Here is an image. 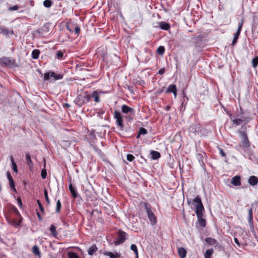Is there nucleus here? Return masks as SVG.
I'll return each mask as SVG.
<instances>
[{
  "mask_svg": "<svg viewBox=\"0 0 258 258\" xmlns=\"http://www.w3.org/2000/svg\"><path fill=\"white\" fill-rule=\"evenodd\" d=\"M178 253L181 258H185L187 251L184 248L181 247L178 249Z\"/></svg>",
  "mask_w": 258,
  "mask_h": 258,
  "instance_id": "nucleus-28",
  "label": "nucleus"
},
{
  "mask_svg": "<svg viewBox=\"0 0 258 258\" xmlns=\"http://www.w3.org/2000/svg\"><path fill=\"white\" fill-rule=\"evenodd\" d=\"M121 111L123 113L127 114L125 117L128 121L132 120L133 118L132 116L135 114V109L126 104H123L121 106Z\"/></svg>",
  "mask_w": 258,
  "mask_h": 258,
  "instance_id": "nucleus-7",
  "label": "nucleus"
},
{
  "mask_svg": "<svg viewBox=\"0 0 258 258\" xmlns=\"http://www.w3.org/2000/svg\"><path fill=\"white\" fill-rule=\"evenodd\" d=\"M37 203L38 205V206H39V209L41 211V212L43 213H44V207L43 206H42V205L41 204V202L40 201V200H37Z\"/></svg>",
  "mask_w": 258,
  "mask_h": 258,
  "instance_id": "nucleus-52",
  "label": "nucleus"
},
{
  "mask_svg": "<svg viewBox=\"0 0 258 258\" xmlns=\"http://www.w3.org/2000/svg\"><path fill=\"white\" fill-rule=\"evenodd\" d=\"M193 203L196 207V213L199 225L202 227H205L206 226V221L205 219L203 218V211L205 209L201 199L199 196H197L193 200Z\"/></svg>",
  "mask_w": 258,
  "mask_h": 258,
  "instance_id": "nucleus-1",
  "label": "nucleus"
},
{
  "mask_svg": "<svg viewBox=\"0 0 258 258\" xmlns=\"http://www.w3.org/2000/svg\"><path fill=\"white\" fill-rule=\"evenodd\" d=\"M191 40L195 44V48L198 51L203 48L205 45V41L204 37L201 35H194L191 37Z\"/></svg>",
  "mask_w": 258,
  "mask_h": 258,
  "instance_id": "nucleus-6",
  "label": "nucleus"
},
{
  "mask_svg": "<svg viewBox=\"0 0 258 258\" xmlns=\"http://www.w3.org/2000/svg\"><path fill=\"white\" fill-rule=\"evenodd\" d=\"M0 33L5 36H8L9 34H14V31L13 30L9 31L5 26H0Z\"/></svg>",
  "mask_w": 258,
  "mask_h": 258,
  "instance_id": "nucleus-21",
  "label": "nucleus"
},
{
  "mask_svg": "<svg viewBox=\"0 0 258 258\" xmlns=\"http://www.w3.org/2000/svg\"><path fill=\"white\" fill-rule=\"evenodd\" d=\"M0 66L2 67L14 68L18 67L16 60L12 57L3 56L0 58Z\"/></svg>",
  "mask_w": 258,
  "mask_h": 258,
  "instance_id": "nucleus-4",
  "label": "nucleus"
},
{
  "mask_svg": "<svg viewBox=\"0 0 258 258\" xmlns=\"http://www.w3.org/2000/svg\"><path fill=\"white\" fill-rule=\"evenodd\" d=\"M19 7L18 6L15 5V6H13V7H10L8 8V10L10 11H16V10H17L19 9Z\"/></svg>",
  "mask_w": 258,
  "mask_h": 258,
  "instance_id": "nucleus-56",
  "label": "nucleus"
},
{
  "mask_svg": "<svg viewBox=\"0 0 258 258\" xmlns=\"http://www.w3.org/2000/svg\"><path fill=\"white\" fill-rule=\"evenodd\" d=\"M61 207V204L59 200L56 202V206L55 211L56 213H59Z\"/></svg>",
  "mask_w": 258,
  "mask_h": 258,
  "instance_id": "nucleus-46",
  "label": "nucleus"
},
{
  "mask_svg": "<svg viewBox=\"0 0 258 258\" xmlns=\"http://www.w3.org/2000/svg\"><path fill=\"white\" fill-rule=\"evenodd\" d=\"M75 102L76 105L80 107L86 103L85 94H80L78 95L75 100Z\"/></svg>",
  "mask_w": 258,
  "mask_h": 258,
  "instance_id": "nucleus-12",
  "label": "nucleus"
},
{
  "mask_svg": "<svg viewBox=\"0 0 258 258\" xmlns=\"http://www.w3.org/2000/svg\"><path fill=\"white\" fill-rule=\"evenodd\" d=\"M68 255L69 258H80L79 256L74 252H69Z\"/></svg>",
  "mask_w": 258,
  "mask_h": 258,
  "instance_id": "nucleus-44",
  "label": "nucleus"
},
{
  "mask_svg": "<svg viewBox=\"0 0 258 258\" xmlns=\"http://www.w3.org/2000/svg\"><path fill=\"white\" fill-rule=\"evenodd\" d=\"M231 183L234 186H239L241 184L240 177L239 176H234L231 179Z\"/></svg>",
  "mask_w": 258,
  "mask_h": 258,
  "instance_id": "nucleus-26",
  "label": "nucleus"
},
{
  "mask_svg": "<svg viewBox=\"0 0 258 258\" xmlns=\"http://www.w3.org/2000/svg\"><path fill=\"white\" fill-rule=\"evenodd\" d=\"M237 133L239 135L242 140L240 144L234 147V149L238 151L241 152L243 148H249L250 147V143L248 140L246 132L245 131L238 130L237 131Z\"/></svg>",
  "mask_w": 258,
  "mask_h": 258,
  "instance_id": "nucleus-3",
  "label": "nucleus"
},
{
  "mask_svg": "<svg viewBox=\"0 0 258 258\" xmlns=\"http://www.w3.org/2000/svg\"><path fill=\"white\" fill-rule=\"evenodd\" d=\"M56 58L58 59H61L63 56V52L62 50H58L56 53Z\"/></svg>",
  "mask_w": 258,
  "mask_h": 258,
  "instance_id": "nucleus-45",
  "label": "nucleus"
},
{
  "mask_svg": "<svg viewBox=\"0 0 258 258\" xmlns=\"http://www.w3.org/2000/svg\"><path fill=\"white\" fill-rule=\"evenodd\" d=\"M10 160L12 163V167L13 171L15 173H17L18 172V170L17 168V165L14 161V157L13 156H10Z\"/></svg>",
  "mask_w": 258,
  "mask_h": 258,
  "instance_id": "nucleus-31",
  "label": "nucleus"
},
{
  "mask_svg": "<svg viewBox=\"0 0 258 258\" xmlns=\"http://www.w3.org/2000/svg\"><path fill=\"white\" fill-rule=\"evenodd\" d=\"M17 202H18V204L20 208H22V206H23V204H22V202L21 201V198L20 197H18L17 198Z\"/></svg>",
  "mask_w": 258,
  "mask_h": 258,
  "instance_id": "nucleus-58",
  "label": "nucleus"
},
{
  "mask_svg": "<svg viewBox=\"0 0 258 258\" xmlns=\"http://www.w3.org/2000/svg\"><path fill=\"white\" fill-rule=\"evenodd\" d=\"M139 133L140 135H144L147 134V130L144 127H140L139 130Z\"/></svg>",
  "mask_w": 258,
  "mask_h": 258,
  "instance_id": "nucleus-49",
  "label": "nucleus"
},
{
  "mask_svg": "<svg viewBox=\"0 0 258 258\" xmlns=\"http://www.w3.org/2000/svg\"><path fill=\"white\" fill-rule=\"evenodd\" d=\"M74 23H67V29L70 32L72 33L73 32Z\"/></svg>",
  "mask_w": 258,
  "mask_h": 258,
  "instance_id": "nucleus-43",
  "label": "nucleus"
},
{
  "mask_svg": "<svg viewBox=\"0 0 258 258\" xmlns=\"http://www.w3.org/2000/svg\"><path fill=\"white\" fill-rule=\"evenodd\" d=\"M253 68H256L258 66V56L254 57L251 61Z\"/></svg>",
  "mask_w": 258,
  "mask_h": 258,
  "instance_id": "nucleus-40",
  "label": "nucleus"
},
{
  "mask_svg": "<svg viewBox=\"0 0 258 258\" xmlns=\"http://www.w3.org/2000/svg\"><path fill=\"white\" fill-rule=\"evenodd\" d=\"M213 248H210V249H207L205 253H204V257L205 258H211V256L212 255V254L213 253Z\"/></svg>",
  "mask_w": 258,
  "mask_h": 258,
  "instance_id": "nucleus-35",
  "label": "nucleus"
},
{
  "mask_svg": "<svg viewBox=\"0 0 258 258\" xmlns=\"http://www.w3.org/2000/svg\"><path fill=\"white\" fill-rule=\"evenodd\" d=\"M32 35L35 37H42L44 36L45 33L44 31L40 27V28L34 31L32 33Z\"/></svg>",
  "mask_w": 258,
  "mask_h": 258,
  "instance_id": "nucleus-18",
  "label": "nucleus"
},
{
  "mask_svg": "<svg viewBox=\"0 0 258 258\" xmlns=\"http://www.w3.org/2000/svg\"><path fill=\"white\" fill-rule=\"evenodd\" d=\"M7 176L8 179L9 180V181L14 180V179L9 171L7 172Z\"/></svg>",
  "mask_w": 258,
  "mask_h": 258,
  "instance_id": "nucleus-57",
  "label": "nucleus"
},
{
  "mask_svg": "<svg viewBox=\"0 0 258 258\" xmlns=\"http://www.w3.org/2000/svg\"><path fill=\"white\" fill-rule=\"evenodd\" d=\"M165 47L163 46H160L157 49V53L162 55L165 53Z\"/></svg>",
  "mask_w": 258,
  "mask_h": 258,
  "instance_id": "nucleus-39",
  "label": "nucleus"
},
{
  "mask_svg": "<svg viewBox=\"0 0 258 258\" xmlns=\"http://www.w3.org/2000/svg\"><path fill=\"white\" fill-rule=\"evenodd\" d=\"M218 149H219V152H220V155L221 156V157L225 158V161L226 162H228V159L226 157V154L224 152V150L222 148H218Z\"/></svg>",
  "mask_w": 258,
  "mask_h": 258,
  "instance_id": "nucleus-47",
  "label": "nucleus"
},
{
  "mask_svg": "<svg viewBox=\"0 0 258 258\" xmlns=\"http://www.w3.org/2000/svg\"><path fill=\"white\" fill-rule=\"evenodd\" d=\"M36 214H37V217H38V219H39V220L40 221H42V217H41V215H40V213H39V212H37Z\"/></svg>",
  "mask_w": 258,
  "mask_h": 258,
  "instance_id": "nucleus-64",
  "label": "nucleus"
},
{
  "mask_svg": "<svg viewBox=\"0 0 258 258\" xmlns=\"http://www.w3.org/2000/svg\"><path fill=\"white\" fill-rule=\"evenodd\" d=\"M126 158L128 161L132 162L135 159V158L133 155L128 154L126 156Z\"/></svg>",
  "mask_w": 258,
  "mask_h": 258,
  "instance_id": "nucleus-55",
  "label": "nucleus"
},
{
  "mask_svg": "<svg viewBox=\"0 0 258 258\" xmlns=\"http://www.w3.org/2000/svg\"><path fill=\"white\" fill-rule=\"evenodd\" d=\"M103 254L104 255L109 256L110 258H120L121 257L120 253L117 252L112 253L110 251H104Z\"/></svg>",
  "mask_w": 258,
  "mask_h": 258,
  "instance_id": "nucleus-20",
  "label": "nucleus"
},
{
  "mask_svg": "<svg viewBox=\"0 0 258 258\" xmlns=\"http://www.w3.org/2000/svg\"><path fill=\"white\" fill-rule=\"evenodd\" d=\"M166 93H172L174 96V97L176 98L177 93V89L176 86L175 84H171L169 85L167 89L166 90Z\"/></svg>",
  "mask_w": 258,
  "mask_h": 258,
  "instance_id": "nucleus-13",
  "label": "nucleus"
},
{
  "mask_svg": "<svg viewBox=\"0 0 258 258\" xmlns=\"http://www.w3.org/2000/svg\"><path fill=\"white\" fill-rule=\"evenodd\" d=\"M248 182L250 185L254 186L258 183V178L255 176H250L248 178Z\"/></svg>",
  "mask_w": 258,
  "mask_h": 258,
  "instance_id": "nucleus-23",
  "label": "nucleus"
},
{
  "mask_svg": "<svg viewBox=\"0 0 258 258\" xmlns=\"http://www.w3.org/2000/svg\"><path fill=\"white\" fill-rule=\"evenodd\" d=\"M9 185L10 188H14V186H15V183L14 180L10 181H9Z\"/></svg>",
  "mask_w": 258,
  "mask_h": 258,
  "instance_id": "nucleus-61",
  "label": "nucleus"
},
{
  "mask_svg": "<svg viewBox=\"0 0 258 258\" xmlns=\"http://www.w3.org/2000/svg\"><path fill=\"white\" fill-rule=\"evenodd\" d=\"M206 157V154L205 153H198L197 154V158L198 159L202 167H204L205 166V160Z\"/></svg>",
  "mask_w": 258,
  "mask_h": 258,
  "instance_id": "nucleus-15",
  "label": "nucleus"
},
{
  "mask_svg": "<svg viewBox=\"0 0 258 258\" xmlns=\"http://www.w3.org/2000/svg\"><path fill=\"white\" fill-rule=\"evenodd\" d=\"M248 222L249 225H253V214H252V208L251 207L248 210Z\"/></svg>",
  "mask_w": 258,
  "mask_h": 258,
  "instance_id": "nucleus-29",
  "label": "nucleus"
},
{
  "mask_svg": "<svg viewBox=\"0 0 258 258\" xmlns=\"http://www.w3.org/2000/svg\"><path fill=\"white\" fill-rule=\"evenodd\" d=\"M43 5L47 8H50L52 5V2L51 0H45L43 2Z\"/></svg>",
  "mask_w": 258,
  "mask_h": 258,
  "instance_id": "nucleus-41",
  "label": "nucleus"
},
{
  "mask_svg": "<svg viewBox=\"0 0 258 258\" xmlns=\"http://www.w3.org/2000/svg\"><path fill=\"white\" fill-rule=\"evenodd\" d=\"M44 195L45 199L46 201L47 204L48 205H49L50 203V202L49 199L48 198V192H47V190L46 189H45L44 190Z\"/></svg>",
  "mask_w": 258,
  "mask_h": 258,
  "instance_id": "nucleus-48",
  "label": "nucleus"
},
{
  "mask_svg": "<svg viewBox=\"0 0 258 258\" xmlns=\"http://www.w3.org/2000/svg\"><path fill=\"white\" fill-rule=\"evenodd\" d=\"M42 29L44 31V33L46 34L49 31V26L47 24H45L41 27Z\"/></svg>",
  "mask_w": 258,
  "mask_h": 258,
  "instance_id": "nucleus-51",
  "label": "nucleus"
},
{
  "mask_svg": "<svg viewBox=\"0 0 258 258\" xmlns=\"http://www.w3.org/2000/svg\"><path fill=\"white\" fill-rule=\"evenodd\" d=\"M104 111H101L97 112V116H99L101 119H103V117L102 115L104 114Z\"/></svg>",
  "mask_w": 258,
  "mask_h": 258,
  "instance_id": "nucleus-62",
  "label": "nucleus"
},
{
  "mask_svg": "<svg viewBox=\"0 0 258 258\" xmlns=\"http://www.w3.org/2000/svg\"><path fill=\"white\" fill-rule=\"evenodd\" d=\"M206 242L209 245H215V247L219 246V243L215 239L212 237H207L205 239Z\"/></svg>",
  "mask_w": 258,
  "mask_h": 258,
  "instance_id": "nucleus-17",
  "label": "nucleus"
},
{
  "mask_svg": "<svg viewBox=\"0 0 258 258\" xmlns=\"http://www.w3.org/2000/svg\"><path fill=\"white\" fill-rule=\"evenodd\" d=\"M47 175V172L45 169H43L41 172V176L42 179H45Z\"/></svg>",
  "mask_w": 258,
  "mask_h": 258,
  "instance_id": "nucleus-54",
  "label": "nucleus"
},
{
  "mask_svg": "<svg viewBox=\"0 0 258 258\" xmlns=\"http://www.w3.org/2000/svg\"><path fill=\"white\" fill-rule=\"evenodd\" d=\"M165 72V68H162L159 70L158 74L159 75H162V74H164Z\"/></svg>",
  "mask_w": 258,
  "mask_h": 258,
  "instance_id": "nucleus-60",
  "label": "nucleus"
},
{
  "mask_svg": "<svg viewBox=\"0 0 258 258\" xmlns=\"http://www.w3.org/2000/svg\"><path fill=\"white\" fill-rule=\"evenodd\" d=\"M150 155L153 160H157L161 157L160 153L156 151L152 150L150 152Z\"/></svg>",
  "mask_w": 258,
  "mask_h": 258,
  "instance_id": "nucleus-27",
  "label": "nucleus"
},
{
  "mask_svg": "<svg viewBox=\"0 0 258 258\" xmlns=\"http://www.w3.org/2000/svg\"><path fill=\"white\" fill-rule=\"evenodd\" d=\"M98 249V248L95 244L90 246L88 249V253L90 255H93Z\"/></svg>",
  "mask_w": 258,
  "mask_h": 258,
  "instance_id": "nucleus-25",
  "label": "nucleus"
},
{
  "mask_svg": "<svg viewBox=\"0 0 258 258\" xmlns=\"http://www.w3.org/2000/svg\"><path fill=\"white\" fill-rule=\"evenodd\" d=\"M60 144L61 146L63 148H67L70 147L71 145V141L70 140H65L64 139H62L60 141Z\"/></svg>",
  "mask_w": 258,
  "mask_h": 258,
  "instance_id": "nucleus-30",
  "label": "nucleus"
},
{
  "mask_svg": "<svg viewBox=\"0 0 258 258\" xmlns=\"http://www.w3.org/2000/svg\"><path fill=\"white\" fill-rule=\"evenodd\" d=\"M32 252L36 255L40 256L41 253L39 250V248L38 246L36 245H35L32 247Z\"/></svg>",
  "mask_w": 258,
  "mask_h": 258,
  "instance_id": "nucleus-36",
  "label": "nucleus"
},
{
  "mask_svg": "<svg viewBox=\"0 0 258 258\" xmlns=\"http://www.w3.org/2000/svg\"><path fill=\"white\" fill-rule=\"evenodd\" d=\"M84 94H85V99L86 100V103L92 100V99H93V97H92V93H91V94L85 93Z\"/></svg>",
  "mask_w": 258,
  "mask_h": 258,
  "instance_id": "nucleus-50",
  "label": "nucleus"
},
{
  "mask_svg": "<svg viewBox=\"0 0 258 258\" xmlns=\"http://www.w3.org/2000/svg\"><path fill=\"white\" fill-rule=\"evenodd\" d=\"M200 128V124L197 123H192L190 125L189 127V131L191 133H192L196 135L197 134L199 133Z\"/></svg>",
  "mask_w": 258,
  "mask_h": 258,
  "instance_id": "nucleus-16",
  "label": "nucleus"
},
{
  "mask_svg": "<svg viewBox=\"0 0 258 258\" xmlns=\"http://www.w3.org/2000/svg\"><path fill=\"white\" fill-rule=\"evenodd\" d=\"M11 209L18 217L22 219L20 212H19L18 210L15 206H14V205H12L11 207Z\"/></svg>",
  "mask_w": 258,
  "mask_h": 258,
  "instance_id": "nucleus-37",
  "label": "nucleus"
},
{
  "mask_svg": "<svg viewBox=\"0 0 258 258\" xmlns=\"http://www.w3.org/2000/svg\"><path fill=\"white\" fill-rule=\"evenodd\" d=\"M25 159L26 160V163L29 167L30 170H32L33 168V163L31 159V156L29 153H26Z\"/></svg>",
  "mask_w": 258,
  "mask_h": 258,
  "instance_id": "nucleus-19",
  "label": "nucleus"
},
{
  "mask_svg": "<svg viewBox=\"0 0 258 258\" xmlns=\"http://www.w3.org/2000/svg\"><path fill=\"white\" fill-rule=\"evenodd\" d=\"M234 241L235 243H236L238 246H240V242H239V241L238 239L237 238L234 237Z\"/></svg>",
  "mask_w": 258,
  "mask_h": 258,
  "instance_id": "nucleus-63",
  "label": "nucleus"
},
{
  "mask_svg": "<svg viewBox=\"0 0 258 258\" xmlns=\"http://www.w3.org/2000/svg\"><path fill=\"white\" fill-rule=\"evenodd\" d=\"M52 78V80L56 81L62 79L63 76L61 74H56L53 72L49 71L44 74V80L48 81Z\"/></svg>",
  "mask_w": 258,
  "mask_h": 258,
  "instance_id": "nucleus-8",
  "label": "nucleus"
},
{
  "mask_svg": "<svg viewBox=\"0 0 258 258\" xmlns=\"http://www.w3.org/2000/svg\"><path fill=\"white\" fill-rule=\"evenodd\" d=\"M240 112L235 115V119L233 120V125L238 126L242 124L241 128L243 125L247 124L251 119L250 114L242 111L240 108Z\"/></svg>",
  "mask_w": 258,
  "mask_h": 258,
  "instance_id": "nucleus-2",
  "label": "nucleus"
},
{
  "mask_svg": "<svg viewBox=\"0 0 258 258\" xmlns=\"http://www.w3.org/2000/svg\"><path fill=\"white\" fill-rule=\"evenodd\" d=\"M74 29L75 30V34L78 36L80 33V27L77 24H74Z\"/></svg>",
  "mask_w": 258,
  "mask_h": 258,
  "instance_id": "nucleus-42",
  "label": "nucleus"
},
{
  "mask_svg": "<svg viewBox=\"0 0 258 258\" xmlns=\"http://www.w3.org/2000/svg\"><path fill=\"white\" fill-rule=\"evenodd\" d=\"M40 51L39 49H34L32 51L31 56L33 59H36L39 57Z\"/></svg>",
  "mask_w": 258,
  "mask_h": 258,
  "instance_id": "nucleus-34",
  "label": "nucleus"
},
{
  "mask_svg": "<svg viewBox=\"0 0 258 258\" xmlns=\"http://www.w3.org/2000/svg\"><path fill=\"white\" fill-rule=\"evenodd\" d=\"M19 218V219L17 220L16 219H12L9 218L8 217H6L8 222L10 224L12 225V226H13L15 227H17L18 226H20L22 222V219H21L20 218Z\"/></svg>",
  "mask_w": 258,
  "mask_h": 258,
  "instance_id": "nucleus-14",
  "label": "nucleus"
},
{
  "mask_svg": "<svg viewBox=\"0 0 258 258\" xmlns=\"http://www.w3.org/2000/svg\"><path fill=\"white\" fill-rule=\"evenodd\" d=\"M69 189L71 193L72 197L74 198H76L78 197V192L76 188L73 186L72 183L69 184Z\"/></svg>",
  "mask_w": 258,
  "mask_h": 258,
  "instance_id": "nucleus-24",
  "label": "nucleus"
},
{
  "mask_svg": "<svg viewBox=\"0 0 258 258\" xmlns=\"http://www.w3.org/2000/svg\"><path fill=\"white\" fill-rule=\"evenodd\" d=\"M131 249L135 252L136 255L135 258H139L138 250L137 245L135 244H132L131 246Z\"/></svg>",
  "mask_w": 258,
  "mask_h": 258,
  "instance_id": "nucleus-38",
  "label": "nucleus"
},
{
  "mask_svg": "<svg viewBox=\"0 0 258 258\" xmlns=\"http://www.w3.org/2000/svg\"><path fill=\"white\" fill-rule=\"evenodd\" d=\"M159 27L164 30H168L170 28V25L165 22L161 21L158 23Z\"/></svg>",
  "mask_w": 258,
  "mask_h": 258,
  "instance_id": "nucleus-22",
  "label": "nucleus"
},
{
  "mask_svg": "<svg viewBox=\"0 0 258 258\" xmlns=\"http://www.w3.org/2000/svg\"><path fill=\"white\" fill-rule=\"evenodd\" d=\"M92 97H93L96 103H98L100 101V97L97 91L92 92Z\"/></svg>",
  "mask_w": 258,
  "mask_h": 258,
  "instance_id": "nucleus-33",
  "label": "nucleus"
},
{
  "mask_svg": "<svg viewBox=\"0 0 258 258\" xmlns=\"http://www.w3.org/2000/svg\"><path fill=\"white\" fill-rule=\"evenodd\" d=\"M243 23H244V19L242 18L240 20V21L238 23V29H237V32H236V33L234 34V36L233 41L232 42V46H234L236 44V43H237V40L238 39V37L240 34V33H241V31L242 30V27L243 25Z\"/></svg>",
  "mask_w": 258,
  "mask_h": 258,
  "instance_id": "nucleus-11",
  "label": "nucleus"
},
{
  "mask_svg": "<svg viewBox=\"0 0 258 258\" xmlns=\"http://www.w3.org/2000/svg\"><path fill=\"white\" fill-rule=\"evenodd\" d=\"M228 116L230 117V119L231 120L232 124L233 125V120L235 119V116L234 117L231 113L228 112L227 113Z\"/></svg>",
  "mask_w": 258,
  "mask_h": 258,
  "instance_id": "nucleus-59",
  "label": "nucleus"
},
{
  "mask_svg": "<svg viewBox=\"0 0 258 258\" xmlns=\"http://www.w3.org/2000/svg\"><path fill=\"white\" fill-rule=\"evenodd\" d=\"M84 194L85 195V196L87 198L86 200H89V199L91 198V192L89 190L85 189L84 190Z\"/></svg>",
  "mask_w": 258,
  "mask_h": 258,
  "instance_id": "nucleus-53",
  "label": "nucleus"
},
{
  "mask_svg": "<svg viewBox=\"0 0 258 258\" xmlns=\"http://www.w3.org/2000/svg\"><path fill=\"white\" fill-rule=\"evenodd\" d=\"M114 118L116 119V125L119 127L121 130H123L124 127L123 120L121 113L117 110H115L114 112Z\"/></svg>",
  "mask_w": 258,
  "mask_h": 258,
  "instance_id": "nucleus-10",
  "label": "nucleus"
},
{
  "mask_svg": "<svg viewBox=\"0 0 258 258\" xmlns=\"http://www.w3.org/2000/svg\"><path fill=\"white\" fill-rule=\"evenodd\" d=\"M127 234L121 230H118L117 232V237L114 243L115 245H118L123 243L126 239Z\"/></svg>",
  "mask_w": 258,
  "mask_h": 258,
  "instance_id": "nucleus-9",
  "label": "nucleus"
},
{
  "mask_svg": "<svg viewBox=\"0 0 258 258\" xmlns=\"http://www.w3.org/2000/svg\"><path fill=\"white\" fill-rule=\"evenodd\" d=\"M49 230L52 236L54 237L57 236L58 233L56 230V227L54 225L52 224L50 226Z\"/></svg>",
  "mask_w": 258,
  "mask_h": 258,
  "instance_id": "nucleus-32",
  "label": "nucleus"
},
{
  "mask_svg": "<svg viewBox=\"0 0 258 258\" xmlns=\"http://www.w3.org/2000/svg\"><path fill=\"white\" fill-rule=\"evenodd\" d=\"M144 207L147 214L148 217L152 225H154L157 223V218L152 210V206L148 203H143Z\"/></svg>",
  "mask_w": 258,
  "mask_h": 258,
  "instance_id": "nucleus-5",
  "label": "nucleus"
}]
</instances>
